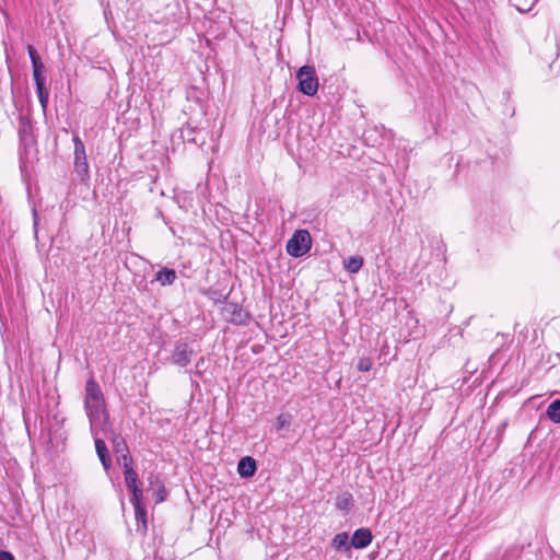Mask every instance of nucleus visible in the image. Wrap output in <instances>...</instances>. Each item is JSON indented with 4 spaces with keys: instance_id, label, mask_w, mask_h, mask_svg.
<instances>
[{
    "instance_id": "nucleus-1",
    "label": "nucleus",
    "mask_w": 560,
    "mask_h": 560,
    "mask_svg": "<svg viewBox=\"0 0 560 560\" xmlns=\"http://www.w3.org/2000/svg\"><path fill=\"white\" fill-rule=\"evenodd\" d=\"M84 410L89 418L91 434L110 433L112 425L103 392L92 378L85 385Z\"/></svg>"
},
{
    "instance_id": "nucleus-2",
    "label": "nucleus",
    "mask_w": 560,
    "mask_h": 560,
    "mask_svg": "<svg viewBox=\"0 0 560 560\" xmlns=\"http://www.w3.org/2000/svg\"><path fill=\"white\" fill-rule=\"evenodd\" d=\"M312 237L307 230H298L287 243V253L292 257H302L310 252Z\"/></svg>"
},
{
    "instance_id": "nucleus-3",
    "label": "nucleus",
    "mask_w": 560,
    "mask_h": 560,
    "mask_svg": "<svg viewBox=\"0 0 560 560\" xmlns=\"http://www.w3.org/2000/svg\"><path fill=\"white\" fill-rule=\"evenodd\" d=\"M299 81L298 89L305 95L313 96L318 91V79L316 71L312 66H303L296 72Z\"/></svg>"
},
{
    "instance_id": "nucleus-4",
    "label": "nucleus",
    "mask_w": 560,
    "mask_h": 560,
    "mask_svg": "<svg viewBox=\"0 0 560 560\" xmlns=\"http://www.w3.org/2000/svg\"><path fill=\"white\" fill-rule=\"evenodd\" d=\"M74 143V171L82 182L90 178L89 164L86 160L85 145L78 137H73Z\"/></svg>"
},
{
    "instance_id": "nucleus-5",
    "label": "nucleus",
    "mask_w": 560,
    "mask_h": 560,
    "mask_svg": "<svg viewBox=\"0 0 560 560\" xmlns=\"http://www.w3.org/2000/svg\"><path fill=\"white\" fill-rule=\"evenodd\" d=\"M121 467L124 468L126 486L131 493L130 502L143 500V491L140 487L138 475L131 466V460L124 458V465Z\"/></svg>"
},
{
    "instance_id": "nucleus-6",
    "label": "nucleus",
    "mask_w": 560,
    "mask_h": 560,
    "mask_svg": "<svg viewBox=\"0 0 560 560\" xmlns=\"http://www.w3.org/2000/svg\"><path fill=\"white\" fill-rule=\"evenodd\" d=\"M27 52L33 66V78L35 81V85L45 84L44 71L45 65L42 61L39 55L35 50V48L31 45L27 46Z\"/></svg>"
},
{
    "instance_id": "nucleus-7",
    "label": "nucleus",
    "mask_w": 560,
    "mask_h": 560,
    "mask_svg": "<svg viewBox=\"0 0 560 560\" xmlns=\"http://www.w3.org/2000/svg\"><path fill=\"white\" fill-rule=\"evenodd\" d=\"M194 350L189 347V345L185 342H179L175 346V349L172 354V362L179 366H187L192 358Z\"/></svg>"
},
{
    "instance_id": "nucleus-8",
    "label": "nucleus",
    "mask_w": 560,
    "mask_h": 560,
    "mask_svg": "<svg viewBox=\"0 0 560 560\" xmlns=\"http://www.w3.org/2000/svg\"><path fill=\"white\" fill-rule=\"evenodd\" d=\"M223 312H224V315L226 316V318L232 323L242 324L245 322L246 313L237 304H234V303L225 304Z\"/></svg>"
},
{
    "instance_id": "nucleus-9",
    "label": "nucleus",
    "mask_w": 560,
    "mask_h": 560,
    "mask_svg": "<svg viewBox=\"0 0 560 560\" xmlns=\"http://www.w3.org/2000/svg\"><path fill=\"white\" fill-rule=\"evenodd\" d=\"M372 538L370 529L359 528L353 533L351 545L357 549H363L371 544Z\"/></svg>"
},
{
    "instance_id": "nucleus-10",
    "label": "nucleus",
    "mask_w": 560,
    "mask_h": 560,
    "mask_svg": "<svg viewBox=\"0 0 560 560\" xmlns=\"http://www.w3.org/2000/svg\"><path fill=\"white\" fill-rule=\"evenodd\" d=\"M257 470L256 460L253 457H242L237 464V472L243 478H249L255 475Z\"/></svg>"
},
{
    "instance_id": "nucleus-11",
    "label": "nucleus",
    "mask_w": 560,
    "mask_h": 560,
    "mask_svg": "<svg viewBox=\"0 0 560 560\" xmlns=\"http://www.w3.org/2000/svg\"><path fill=\"white\" fill-rule=\"evenodd\" d=\"M131 504L135 509L137 530L144 534L147 532V511L143 506L142 500L132 501Z\"/></svg>"
},
{
    "instance_id": "nucleus-12",
    "label": "nucleus",
    "mask_w": 560,
    "mask_h": 560,
    "mask_svg": "<svg viewBox=\"0 0 560 560\" xmlns=\"http://www.w3.org/2000/svg\"><path fill=\"white\" fill-rule=\"evenodd\" d=\"M95 442V448L100 460L102 462L103 467L107 470L109 468V458L107 457V447L102 439V436H107L108 434H92Z\"/></svg>"
},
{
    "instance_id": "nucleus-13",
    "label": "nucleus",
    "mask_w": 560,
    "mask_h": 560,
    "mask_svg": "<svg viewBox=\"0 0 560 560\" xmlns=\"http://www.w3.org/2000/svg\"><path fill=\"white\" fill-rule=\"evenodd\" d=\"M113 445H114V452L116 454L117 463L120 466L124 465V458H126L127 460H131V458L129 457V451H128L127 444L122 439H120L118 436L115 438L113 440Z\"/></svg>"
},
{
    "instance_id": "nucleus-14",
    "label": "nucleus",
    "mask_w": 560,
    "mask_h": 560,
    "mask_svg": "<svg viewBox=\"0 0 560 560\" xmlns=\"http://www.w3.org/2000/svg\"><path fill=\"white\" fill-rule=\"evenodd\" d=\"M149 486L150 489L153 490L154 500L156 503H161L165 500V488L163 482L159 479L158 476L149 477Z\"/></svg>"
},
{
    "instance_id": "nucleus-15",
    "label": "nucleus",
    "mask_w": 560,
    "mask_h": 560,
    "mask_svg": "<svg viewBox=\"0 0 560 560\" xmlns=\"http://www.w3.org/2000/svg\"><path fill=\"white\" fill-rule=\"evenodd\" d=\"M177 276L175 270L168 268H162L155 277V280L160 282L161 285H171L175 282Z\"/></svg>"
},
{
    "instance_id": "nucleus-16",
    "label": "nucleus",
    "mask_w": 560,
    "mask_h": 560,
    "mask_svg": "<svg viewBox=\"0 0 560 560\" xmlns=\"http://www.w3.org/2000/svg\"><path fill=\"white\" fill-rule=\"evenodd\" d=\"M363 261L361 256H351L343 260V267L350 273H358L363 266Z\"/></svg>"
},
{
    "instance_id": "nucleus-17",
    "label": "nucleus",
    "mask_w": 560,
    "mask_h": 560,
    "mask_svg": "<svg viewBox=\"0 0 560 560\" xmlns=\"http://www.w3.org/2000/svg\"><path fill=\"white\" fill-rule=\"evenodd\" d=\"M331 547L337 550H349V535L347 533L337 534L331 540Z\"/></svg>"
},
{
    "instance_id": "nucleus-18",
    "label": "nucleus",
    "mask_w": 560,
    "mask_h": 560,
    "mask_svg": "<svg viewBox=\"0 0 560 560\" xmlns=\"http://www.w3.org/2000/svg\"><path fill=\"white\" fill-rule=\"evenodd\" d=\"M547 417L555 423H560V400L552 401L547 408Z\"/></svg>"
},
{
    "instance_id": "nucleus-19",
    "label": "nucleus",
    "mask_w": 560,
    "mask_h": 560,
    "mask_svg": "<svg viewBox=\"0 0 560 560\" xmlns=\"http://www.w3.org/2000/svg\"><path fill=\"white\" fill-rule=\"evenodd\" d=\"M513 5L521 12H526L532 9L537 0H511Z\"/></svg>"
},
{
    "instance_id": "nucleus-20",
    "label": "nucleus",
    "mask_w": 560,
    "mask_h": 560,
    "mask_svg": "<svg viewBox=\"0 0 560 560\" xmlns=\"http://www.w3.org/2000/svg\"><path fill=\"white\" fill-rule=\"evenodd\" d=\"M292 420V416L289 413H281L277 417L276 428L277 430H282L290 425Z\"/></svg>"
},
{
    "instance_id": "nucleus-21",
    "label": "nucleus",
    "mask_w": 560,
    "mask_h": 560,
    "mask_svg": "<svg viewBox=\"0 0 560 560\" xmlns=\"http://www.w3.org/2000/svg\"><path fill=\"white\" fill-rule=\"evenodd\" d=\"M36 91L39 103L45 108L48 102V92L45 89V84L36 85Z\"/></svg>"
},
{
    "instance_id": "nucleus-22",
    "label": "nucleus",
    "mask_w": 560,
    "mask_h": 560,
    "mask_svg": "<svg viewBox=\"0 0 560 560\" xmlns=\"http://www.w3.org/2000/svg\"><path fill=\"white\" fill-rule=\"evenodd\" d=\"M336 504L340 510H349L352 505L351 494H345L343 497L339 498Z\"/></svg>"
},
{
    "instance_id": "nucleus-23",
    "label": "nucleus",
    "mask_w": 560,
    "mask_h": 560,
    "mask_svg": "<svg viewBox=\"0 0 560 560\" xmlns=\"http://www.w3.org/2000/svg\"><path fill=\"white\" fill-rule=\"evenodd\" d=\"M372 360L369 357H362L359 359L357 368L361 372H369L372 369Z\"/></svg>"
},
{
    "instance_id": "nucleus-24",
    "label": "nucleus",
    "mask_w": 560,
    "mask_h": 560,
    "mask_svg": "<svg viewBox=\"0 0 560 560\" xmlns=\"http://www.w3.org/2000/svg\"><path fill=\"white\" fill-rule=\"evenodd\" d=\"M0 560H15V559H14V556L11 552L4 551V550H0Z\"/></svg>"
}]
</instances>
